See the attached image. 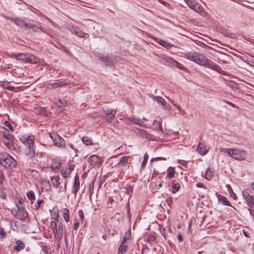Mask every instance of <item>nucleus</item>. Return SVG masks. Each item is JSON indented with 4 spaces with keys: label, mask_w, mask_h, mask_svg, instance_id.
<instances>
[{
    "label": "nucleus",
    "mask_w": 254,
    "mask_h": 254,
    "mask_svg": "<svg viewBox=\"0 0 254 254\" xmlns=\"http://www.w3.org/2000/svg\"><path fill=\"white\" fill-rule=\"evenodd\" d=\"M32 22H33L32 20H28V21H25V23H24L23 27L26 30L30 29V26L32 23Z\"/></svg>",
    "instance_id": "nucleus-40"
},
{
    "label": "nucleus",
    "mask_w": 254,
    "mask_h": 254,
    "mask_svg": "<svg viewBox=\"0 0 254 254\" xmlns=\"http://www.w3.org/2000/svg\"><path fill=\"white\" fill-rule=\"evenodd\" d=\"M68 145H69V146L70 147V148L71 149H72L74 151V152L75 153H77L78 152V149H77L76 148H75L73 144H72V143H68Z\"/></svg>",
    "instance_id": "nucleus-49"
},
{
    "label": "nucleus",
    "mask_w": 254,
    "mask_h": 254,
    "mask_svg": "<svg viewBox=\"0 0 254 254\" xmlns=\"http://www.w3.org/2000/svg\"><path fill=\"white\" fill-rule=\"evenodd\" d=\"M243 233H244V235L246 237H249V235L247 233V232H245V231H243Z\"/></svg>",
    "instance_id": "nucleus-63"
},
{
    "label": "nucleus",
    "mask_w": 254,
    "mask_h": 254,
    "mask_svg": "<svg viewBox=\"0 0 254 254\" xmlns=\"http://www.w3.org/2000/svg\"><path fill=\"white\" fill-rule=\"evenodd\" d=\"M27 196L31 201L35 199L34 192L32 190L27 192Z\"/></svg>",
    "instance_id": "nucleus-39"
},
{
    "label": "nucleus",
    "mask_w": 254,
    "mask_h": 254,
    "mask_svg": "<svg viewBox=\"0 0 254 254\" xmlns=\"http://www.w3.org/2000/svg\"><path fill=\"white\" fill-rule=\"evenodd\" d=\"M196 149L200 154L205 155L209 150V147L204 143L200 142L198 144Z\"/></svg>",
    "instance_id": "nucleus-12"
},
{
    "label": "nucleus",
    "mask_w": 254,
    "mask_h": 254,
    "mask_svg": "<svg viewBox=\"0 0 254 254\" xmlns=\"http://www.w3.org/2000/svg\"><path fill=\"white\" fill-rule=\"evenodd\" d=\"M42 186L43 187H44L45 188L46 190H49L51 188V186L49 182H46V181L43 182Z\"/></svg>",
    "instance_id": "nucleus-41"
},
{
    "label": "nucleus",
    "mask_w": 254,
    "mask_h": 254,
    "mask_svg": "<svg viewBox=\"0 0 254 254\" xmlns=\"http://www.w3.org/2000/svg\"><path fill=\"white\" fill-rule=\"evenodd\" d=\"M4 178V175L1 171H0V184H1L3 182Z\"/></svg>",
    "instance_id": "nucleus-53"
},
{
    "label": "nucleus",
    "mask_w": 254,
    "mask_h": 254,
    "mask_svg": "<svg viewBox=\"0 0 254 254\" xmlns=\"http://www.w3.org/2000/svg\"><path fill=\"white\" fill-rule=\"evenodd\" d=\"M74 167L75 165L73 164H67L63 167L61 171L63 177L64 178L68 177Z\"/></svg>",
    "instance_id": "nucleus-9"
},
{
    "label": "nucleus",
    "mask_w": 254,
    "mask_h": 254,
    "mask_svg": "<svg viewBox=\"0 0 254 254\" xmlns=\"http://www.w3.org/2000/svg\"><path fill=\"white\" fill-rule=\"evenodd\" d=\"M226 189L228 191V193L230 195L231 197H233V199H236L237 198V196L235 193L233 192L231 186L229 185H226Z\"/></svg>",
    "instance_id": "nucleus-27"
},
{
    "label": "nucleus",
    "mask_w": 254,
    "mask_h": 254,
    "mask_svg": "<svg viewBox=\"0 0 254 254\" xmlns=\"http://www.w3.org/2000/svg\"><path fill=\"white\" fill-rule=\"evenodd\" d=\"M43 250L45 254H47V253H48V249H47V248L46 247H43Z\"/></svg>",
    "instance_id": "nucleus-62"
},
{
    "label": "nucleus",
    "mask_w": 254,
    "mask_h": 254,
    "mask_svg": "<svg viewBox=\"0 0 254 254\" xmlns=\"http://www.w3.org/2000/svg\"><path fill=\"white\" fill-rule=\"evenodd\" d=\"M30 29H32L33 31L37 32L40 29L43 32H46V29L42 27L40 23H37L36 24L33 23H31L30 26Z\"/></svg>",
    "instance_id": "nucleus-20"
},
{
    "label": "nucleus",
    "mask_w": 254,
    "mask_h": 254,
    "mask_svg": "<svg viewBox=\"0 0 254 254\" xmlns=\"http://www.w3.org/2000/svg\"><path fill=\"white\" fill-rule=\"evenodd\" d=\"M188 6L191 9L194 10L196 12H200L202 10V8L200 7L197 3L193 1H189L187 2Z\"/></svg>",
    "instance_id": "nucleus-13"
},
{
    "label": "nucleus",
    "mask_w": 254,
    "mask_h": 254,
    "mask_svg": "<svg viewBox=\"0 0 254 254\" xmlns=\"http://www.w3.org/2000/svg\"><path fill=\"white\" fill-rule=\"evenodd\" d=\"M185 57L197 64L207 66L214 69L218 73H221L220 67H218L215 64L209 61L205 56L199 52L193 51L188 52L185 54Z\"/></svg>",
    "instance_id": "nucleus-1"
},
{
    "label": "nucleus",
    "mask_w": 254,
    "mask_h": 254,
    "mask_svg": "<svg viewBox=\"0 0 254 254\" xmlns=\"http://www.w3.org/2000/svg\"><path fill=\"white\" fill-rule=\"evenodd\" d=\"M180 184L179 183L173 184L172 188V192L173 193H176L180 188Z\"/></svg>",
    "instance_id": "nucleus-37"
},
{
    "label": "nucleus",
    "mask_w": 254,
    "mask_h": 254,
    "mask_svg": "<svg viewBox=\"0 0 254 254\" xmlns=\"http://www.w3.org/2000/svg\"><path fill=\"white\" fill-rule=\"evenodd\" d=\"M148 159V156L147 153H145L144 155L143 161L142 165H141L142 167H144L146 165V164L147 162Z\"/></svg>",
    "instance_id": "nucleus-45"
},
{
    "label": "nucleus",
    "mask_w": 254,
    "mask_h": 254,
    "mask_svg": "<svg viewBox=\"0 0 254 254\" xmlns=\"http://www.w3.org/2000/svg\"><path fill=\"white\" fill-rule=\"evenodd\" d=\"M160 232L164 238L166 239V230L165 229H163L161 230Z\"/></svg>",
    "instance_id": "nucleus-55"
},
{
    "label": "nucleus",
    "mask_w": 254,
    "mask_h": 254,
    "mask_svg": "<svg viewBox=\"0 0 254 254\" xmlns=\"http://www.w3.org/2000/svg\"><path fill=\"white\" fill-rule=\"evenodd\" d=\"M61 164L59 162H55L52 165V167L54 172H56L60 168Z\"/></svg>",
    "instance_id": "nucleus-38"
},
{
    "label": "nucleus",
    "mask_w": 254,
    "mask_h": 254,
    "mask_svg": "<svg viewBox=\"0 0 254 254\" xmlns=\"http://www.w3.org/2000/svg\"><path fill=\"white\" fill-rule=\"evenodd\" d=\"M177 237H178V239H179L180 242H182L183 241V237L182 235L181 234H178Z\"/></svg>",
    "instance_id": "nucleus-57"
},
{
    "label": "nucleus",
    "mask_w": 254,
    "mask_h": 254,
    "mask_svg": "<svg viewBox=\"0 0 254 254\" xmlns=\"http://www.w3.org/2000/svg\"><path fill=\"white\" fill-rule=\"evenodd\" d=\"M12 211V214L17 219L22 220L26 218L28 216V213L25 209L22 207L17 205V210L15 211Z\"/></svg>",
    "instance_id": "nucleus-7"
},
{
    "label": "nucleus",
    "mask_w": 254,
    "mask_h": 254,
    "mask_svg": "<svg viewBox=\"0 0 254 254\" xmlns=\"http://www.w3.org/2000/svg\"><path fill=\"white\" fill-rule=\"evenodd\" d=\"M171 64L173 66L177 67L178 68L180 69H183L184 68V66L183 64H181L179 63V62L174 60H172L171 62Z\"/></svg>",
    "instance_id": "nucleus-32"
},
{
    "label": "nucleus",
    "mask_w": 254,
    "mask_h": 254,
    "mask_svg": "<svg viewBox=\"0 0 254 254\" xmlns=\"http://www.w3.org/2000/svg\"><path fill=\"white\" fill-rule=\"evenodd\" d=\"M70 31L72 34H76L81 38L84 37L85 35V33L78 28H72Z\"/></svg>",
    "instance_id": "nucleus-22"
},
{
    "label": "nucleus",
    "mask_w": 254,
    "mask_h": 254,
    "mask_svg": "<svg viewBox=\"0 0 254 254\" xmlns=\"http://www.w3.org/2000/svg\"><path fill=\"white\" fill-rule=\"evenodd\" d=\"M160 45L166 48H171L172 45L166 41L159 39V41H157Z\"/></svg>",
    "instance_id": "nucleus-30"
},
{
    "label": "nucleus",
    "mask_w": 254,
    "mask_h": 254,
    "mask_svg": "<svg viewBox=\"0 0 254 254\" xmlns=\"http://www.w3.org/2000/svg\"><path fill=\"white\" fill-rule=\"evenodd\" d=\"M24 243L20 241L17 240L16 241V245L13 247V250L16 252H19L25 248Z\"/></svg>",
    "instance_id": "nucleus-18"
},
{
    "label": "nucleus",
    "mask_w": 254,
    "mask_h": 254,
    "mask_svg": "<svg viewBox=\"0 0 254 254\" xmlns=\"http://www.w3.org/2000/svg\"><path fill=\"white\" fill-rule=\"evenodd\" d=\"M44 201L42 199L38 200L37 202V205H36V207L37 209H39L40 208L41 204L43 203Z\"/></svg>",
    "instance_id": "nucleus-51"
},
{
    "label": "nucleus",
    "mask_w": 254,
    "mask_h": 254,
    "mask_svg": "<svg viewBox=\"0 0 254 254\" xmlns=\"http://www.w3.org/2000/svg\"><path fill=\"white\" fill-rule=\"evenodd\" d=\"M35 138L33 135H24L21 136L19 140L25 145H28L30 151H33Z\"/></svg>",
    "instance_id": "nucleus-6"
},
{
    "label": "nucleus",
    "mask_w": 254,
    "mask_h": 254,
    "mask_svg": "<svg viewBox=\"0 0 254 254\" xmlns=\"http://www.w3.org/2000/svg\"><path fill=\"white\" fill-rule=\"evenodd\" d=\"M223 102L227 104V105L224 106L223 107L227 110H229L230 111H233V109L238 108V107L237 105L230 102L225 100H223Z\"/></svg>",
    "instance_id": "nucleus-25"
},
{
    "label": "nucleus",
    "mask_w": 254,
    "mask_h": 254,
    "mask_svg": "<svg viewBox=\"0 0 254 254\" xmlns=\"http://www.w3.org/2000/svg\"><path fill=\"white\" fill-rule=\"evenodd\" d=\"M4 88L6 89H7L9 91H13L14 89V87L13 86H6L4 87Z\"/></svg>",
    "instance_id": "nucleus-54"
},
{
    "label": "nucleus",
    "mask_w": 254,
    "mask_h": 254,
    "mask_svg": "<svg viewBox=\"0 0 254 254\" xmlns=\"http://www.w3.org/2000/svg\"><path fill=\"white\" fill-rule=\"evenodd\" d=\"M102 159L96 155H92L87 159V162L90 168L100 166L102 164Z\"/></svg>",
    "instance_id": "nucleus-5"
},
{
    "label": "nucleus",
    "mask_w": 254,
    "mask_h": 254,
    "mask_svg": "<svg viewBox=\"0 0 254 254\" xmlns=\"http://www.w3.org/2000/svg\"><path fill=\"white\" fill-rule=\"evenodd\" d=\"M129 158V156L122 157L118 163V165L120 167H126L128 166Z\"/></svg>",
    "instance_id": "nucleus-15"
},
{
    "label": "nucleus",
    "mask_w": 254,
    "mask_h": 254,
    "mask_svg": "<svg viewBox=\"0 0 254 254\" xmlns=\"http://www.w3.org/2000/svg\"><path fill=\"white\" fill-rule=\"evenodd\" d=\"M6 234L4 230V229L1 227H0V238L1 239H4L6 238Z\"/></svg>",
    "instance_id": "nucleus-43"
},
{
    "label": "nucleus",
    "mask_w": 254,
    "mask_h": 254,
    "mask_svg": "<svg viewBox=\"0 0 254 254\" xmlns=\"http://www.w3.org/2000/svg\"><path fill=\"white\" fill-rule=\"evenodd\" d=\"M127 241V238L126 237H124L121 244H126Z\"/></svg>",
    "instance_id": "nucleus-60"
},
{
    "label": "nucleus",
    "mask_w": 254,
    "mask_h": 254,
    "mask_svg": "<svg viewBox=\"0 0 254 254\" xmlns=\"http://www.w3.org/2000/svg\"><path fill=\"white\" fill-rule=\"evenodd\" d=\"M0 134L2 136V139H8V138L13 136L9 133L8 130L5 127L0 128Z\"/></svg>",
    "instance_id": "nucleus-17"
},
{
    "label": "nucleus",
    "mask_w": 254,
    "mask_h": 254,
    "mask_svg": "<svg viewBox=\"0 0 254 254\" xmlns=\"http://www.w3.org/2000/svg\"><path fill=\"white\" fill-rule=\"evenodd\" d=\"M60 177L59 176L55 175L51 178V181L53 186V187L55 188H59L61 182H60Z\"/></svg>",
    "instance_id": "nucleus-14"
},
{
    "label": "nucleus",
    "mask_w": 254,
    "mask_h": 254,
    "mask_svg": "<svg viewBox=\"0 0 254 254\" xmlns=\"http://www.w3.org/2000/svg\"><path fill=\"white\" fill-rule=\"evenodd\" d=\"M22 69L20 68L16 67L15 69H13V75L20 77L22 74V73L21 72Z\"/></svg>",
    "instance_id": "nucleus-36"
},
{
    "label": "nucleus",
    "mask_w": 254,
    "mask_h": 254,
    "mask_svg": "<svg viewBox=\"0 0 254 254\" xmlns=\"http://www.w3.org/2000/svg\"><path fill=\"white\" fill-rule=\"evenodd\" d=\"M173 106H175V107H176L178 109V110L179 111H183V110H182V108H181V106H180V105H176V104H173Z\"/></svg>",
    "instance_id": "nucleus-58"
},
{
    "label": "nucleus",
    "mask_w": 254,
    "mask_h": 254,
    "mask_svg": "<svg viewBox=\"0 0 254 254\" xmlns=\"http://www.w3.org/2000/svg\"><path fill=\"white\" fill-rule=\"evenodd\" d=\"M249 188H250L251 189L254 190V183H252L250 184L249 185Z\"/></svg>",
    "instance_id": "nucleus-59"
},
{
    "label": "nucleus",
    "mask_w": 254,
    "mask_h": 254,
    "mask_svg": "<svg viewBox=\"0 0 254 254\" xmlns=\"http://www.w3.org/2000/svg\"><path fill=\"white\" fill-rule=\"evenodd\" d=\"M104 112L107 113V120L109 122H111V121L114 118L116 111L115 110H111L110 112L108 110H105L103 109Z\"/></svg>",
    "instance_id": "nucleus-19"
},
{
    "label": "nucleus",
    "mask_w": 254,
    "mask_h": 254,
    "mask_svg": "<svg viewBox=\"0 0 254 254\" xmlns=\"http://www.w3.org/2000/svg\"><path fill=\"white\" fill-rule=\"evenodd\" d=\"M50 137L53 140V144L58 147H64L65 142L64 139L57 134H50Z\"/></svg>",
    "instance_id": "nucleus-8"
},
{
    "label": "nucleus",
    "mask_w": 254,
    "mask_h": 254,
    "mask_svg": "<svg viewBox=\"0 0 254 254\" xmlns=\"http://www.w3.org/2000/svg\"><path fill=\"white\" fill-rule=\"evenodd\" d=\"M83 143L86 145H91L93 144L92 140L91 137L88 136H83L82 138Z\"/></svg>",
    "instance_id": "nucleus-28"
},
{
    "label": "nucleus",
    "mask_w": 254,
    "mask_h": 254,
    "mask_svg": "<svg viewBox=\"0 0 254 254\" xmlns=\"http://www.w3.org/2000/svg\"><path fill=\"white\" fill-rule=\"evenodd\" d=\"M74 221L73 229L77 230L79 227V222L77 220H75Z\"/></svg>",
    "instance_id": "nucleus-47"
},
{
    "label": "nucleus",
    "mask_w": 254,
    "mask_h": 254,
    "mask_svg": "<svg viewBox=\"0 0 254 254\" xmlns=\"http://www.w3.org/2000/svg\"><path fill=\"white\" fill-rule=\"evenodd\" d=\"M127 249V246L126 244H121L118 250L119 253L124 254Z\"/></svg>",
    "instance_id": "nucleus-34"
},
{
    "label": "nucleus",
    "mask_w": 254,
    "mask_h": 254,
    "mask_svg": "<svg viewBox=\"0 0 254 254\" xmlns=\"http://www.w3.org/2000/svg\"><path fill=\"white\" fill-rule=\"evenodd\" d=\"M78 215L81 220H82L84 218V215L83 212L82 210H79Z\"/></svg>",
    "instance_id": "nucleus-52"
},
{
    "label": "nucleus",
    "mask_w": 254,
    "mask_h": 254,
    "mask_svg": "<svg viewBox=\"0 0 254 254\" xmlns=\"http://www.w3.org/2000/svg\"><path fill=\"white\" fill-rule=\"evenodd\" d=\"M26 56H27V54H25L20 53V54H18L17 55L13 54V55L12 56V57L15 58L16 59V60H21V61H25V57H26Z\"/></svg>",
    "instance_id": "nucleus-29"
},
{
    "label": "nucleus",
    "mask_w": 254,
    "mask_h": 254,
    "mask_svg": "<svg viewBox=\"0 0 254 254\" xmlns=\"http://www.w3.org/2000/svg\"><path fill=\"white\" fill-rule=\"evenodd\" d=\"M223 152H227L229 156L239 160H244L247 156L246 151L237 149H225Z\"/></svg>",
    "instance_id": "nucleus-4"
},
{
    "label": "nucleus",
    "mask_w": 254,
    "mask_h": 254,
    "mask_svg": "<svg viewBox=\"0 0 254 254\" xmlns=\"http://www.w3.org/2000/svg\"><path fill=\"white\" fill-rule=\"evenodd\" d=\"M0 164L6 169H12L16 166V162L7 153L0 152Z\"/></svg>",
    "instance_id": "nucleus-3"
},
{
    "label": "nucleus",
    "mask_w": 254,
    "mask_h": 254,
    "mask_svg": "<svg viewBox=\"0 0 254 254\" xmlns=\"http://www.w3.org/2000/svg\"><path fill=\"white\" fill-rule=\"evenodd\" d=\"M243 194L247 202L248 205L250 207L254 205L253 197L248 192H243Z\"/></svg>",
    "instance_id": "nucleus-16"
},
{
    "label": "nucleus",
    "mask_w": 254,
    "mask_h": 254,
    "mask_svg": "<svg viewBox=\"0 0 254 254\" xmlns=\"http://www.w3.org/2000/svg\"><path fill=\"white\" fill-rule=\"evenodd\" d=\"M63 217L66 222L69 220V211L67 208H64L63 211Z\"/></svg>",
    "instance_id": "nucleus-31"
},
{
    "label": "nucleus",
    "mask_w": 254,
    "mask_h": 254,
    "mask_svg": "<svg viewBox=\"0 0 254 254\" xmlns=\"http://www.w3.org/2000/svg\"><path fill=\"white\" fill-rule=\"evenodd\" d=\"M53 212L55 213V217L52 218V219L54 220L51 222L50 227L53 233L54 234L55 237L57 238V241L60 242L63 238L64 226L62 222H60L58 224V227L57 228L59 212L57 210H53Z\"/></svg>",
    "instance_id": "nucleus-2"
},
{
    "label": "nucleus",
    "mask_w": 254,
    "mask_h": 254,
    "mask_svg": "<svg viewBox=\"0 0 254 254\" xmlns=\"http://www.w3.org/2000/svg\"><path fill=\"white\" fill-rule=\"evenodd\" d=\"M196 186L198 188H203V184L201 183H198L196 184Z\"/></svg>",
    "instance_id": "nucleus-61"
},
{
    "label": "nucleus",
    "mask_w": 254,
    "mask_h": 254,
    "mask_svg": "<svg viewBox=\"0 0 254 254\" xmlns=\"http://www.w3.org/2000/svg\"><path fill=\"white\" fill-rule=\"evenodd\" d=\"M175 171L171 168L168 170V178L172 179L174 177Z\"/></svg>",
    "instance_id": "nucleus-42"
},
{
    "label": "nucleus",
    "mask_w": 254,
    "mask_h": 254,
    "mask_svg": "<svg viewBox=\"0 0 254 254\" xmlns=\"http://www.w3.org/2000/svg\"><path fill=\"white\" fill-rule=\"evenodd\" d=\"M223 205L231 206L233 207V208L235 209L233 206H232L230 202L228 200V199L224 196H223Z\"/></svg>",
    "instance_id": "nucleus-46"
},
{
    "label": "nucleus",
    "mask_w": 254,
    "mask_h": 254,
    "mask_svg": "<svg viewBox=\"0 0 254 254\" xmlns=\"http://www.w3.org/2000/svg\"><path fill=\"white\" fill-rule=\"evenodd\" d=\"M156 239L155 236L154 234L150 235L147 238L146 241L147 243L150 244L151 245H154Z\"/></svg>",
    "instance_id": "nucleus-33"
},
{
    "label": "nucleus",
    "mask_w": 254,
    "mask_h": 254,
    "mask_svg": "<svg viewBox=\"0 0 254 254\" xmlns=\"http://www.w3.org/2000/svg\"><path fill=\"white\" fill-rule=\"evenodd\" d=\"M153 125L155 127L156 129H158L160 127L161 124L159 121H154L153 122Z\"/></svg>",
    "instance_id": "nucleus-48"
},
{
    "label": "nucleus",
    "mask_w": 254,
    "mask_h": 254,
    "mask_svg": "<svg viewBox=\"0 0 254 254\" xmlns=\"http://www.w3.org/2000/svg\"><path fill=\"white\" fill-rule=\"evenodd\" d=\"M102 62H103L106 64L109 65L111 64V61L108 57L105 56L102 59Z\"/></svg>",
    "instance_id": "nucleus-44"
},
{
    "label": "nucleus",
    "mask_w": 254,
    "mask_h": 254,
    "mask_svg": "<svg viewBox=\"0 0 254 254\" xmlns=\"http://www.w3.org/2000/svg\"><path fill=\"white\" fill-rule=\"evenodd\" d=\"M10 19L19 27H23L24 23H25V20L20 18H10Z\"/></svg>",
    "instance_id": "nucleus-24"
},
{
    "label": "nucleus",
    "mask_w": 254,
    "mask_h": 254,
    "mask_svg": "<svg viewBox=\"0 0 254 254\" xmlns=\"http://www.w3.org/2000/svg\"><path fill=\"white\" fill-rule=\"evenodd\" d=\"M25 61L29 63L35 64L37 63V60L34 55L27 54Z\"/></svg>",
    "instance_id": "nucleus-23"
},
{
    "label": "nucleus",
    "mask_w": 254,
    "mask_h": 254,
    "mask_svg": "<svg viewBox=\"0 0 254 254\" xmlns=\"http://www.w3.org/2000/svg\"><path fill=\"white\" fill-rule=\"evenodd\" d=\"M214 174V171L212 169H208L205 173V178L207 180H210L212 179Z\"/></svg>",
    "instance_id": "nucleus-26"
},
{
    "label": "nucleus",
    "mask_w": 254,
    "mask_h": 254,
    "mask_svg": "<svg viewBox=\"0 0 254 254\" xmlns=\"http://www.w3.org/2000/svg\"><path fill=\"white\" fill-rule=\"evenodd\" d=\"M80 188V182L79 177L75 176L74 178V183L73 184L71 192L74 194L75 196L76 195L78 191Z\"/></svg>",
    "instance_id": "nucleus-11"
},
{
    "label": "nucleus",
    "mask_w": 254,
    "mask_h": 254,
    "mask_svg": "<svg viewBox=\"0 0 254 254\" xmlns=\"http://www.w3.org/2000/svg\"><path fill=\"white\" fill-rule=\"evenodd\" d=\"M113 201H114V199L110 197L109 198L108 202V207H111V206L110 205V203H111Z\"/></svg>",
    "instance_id": "nucleus-56"
},
{
    "label": "nucleus",
    "mask_w": 254,
    "mask_h": 254,
    "mask_svg": "<svg viewBox=\"0 0 254 254\" xmlns=\"http://www.w3.org/2000/svg\"><path fill=\"white\" fill-rule=\"evenodd\" d=\"M4 126L6 127H7L9 129L12 130V127L8 122L5 121L4 122Z\"/></svg>",
    "instance_id": "nucleus-50"
},
{
    "label": "nucleus",
    "mask_w": 254,
    "mask_h": 254,
    "mask_svg": "<svg viewBox=\"0 0 254 254\" xmlns=\"http://www.w3.org/2000/svg\"><path fill=\"white\" fill-rule=\"evenodd\" d=\"M64 85H68L67 83H66L64 81H60L54 83H51L48 84V87L53 88H57L59 87H62V86Z\"/></svg>",
    "instance_id": "nucleus-21"
},
{
    "label": "nucleus",
    "mask_w": 254,
    "mask_h": 254,
    "mask_svg": "<svg viewBox=\"0 0 254 254\" xmlns=\"http://www.w3.org/2000/svg\"><path fill=\"white\" fill-rule=\"evenodd\" d=\"M2 142L10 151L15 150V147L13 143V136L8 139H2Z\"/></svg>",
    "instance_id": "nucleus-10"
},
{
    "label": "nucleus",
    "mask_w": 254,
    "mask_h": 254,
    "mask_svg": "<svg viewBox=\"0 0 254 254\" xmlns=\"http://www.w3.org/2000/svg\"><path fill=\"white\" fill-rule=\"evenodd\" d=\"M154 98L156 99V100L158 103H160L162 106L165 108L166 101L163 98L160 96L154 97Z\"/></svg>",
    "instance_id": "nucleus-35"
},
{
    "label": "nucleus",
    "mask_w": 254,
    "mask_h": 254,
    "mask_svg": "<svg viewBox=\"0 0 254 254\" xmlns=\"http://www.w3.org/2000/svg\"><path fill=\"white\" fill-rule=\"evenodd\" d=\"M162 183L163 182L160 183V184H158V187H157L158 189H159L162 187Z\"/></svg>",
    "instance_id": "nucleus-64"
}]
</instances>
